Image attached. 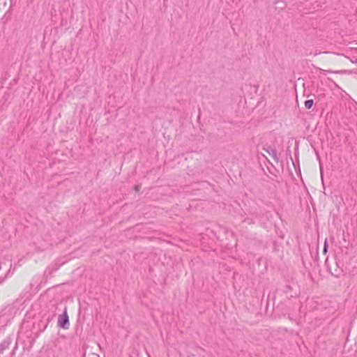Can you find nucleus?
I'll use <instances>...</instances> for the list:
<instances>
[{"label":"nucleus","mask_w":357,"mask_h":357,"mask_svg":"<svg viewBox=\"0 0 357 357\" xmlns=\"http://www.w3.org/2000/svg\"><path fill=\"white\" fill-rule=\"evenodd\" d=\"M325 265L326 266L327 270L331 274L336 278H339L343 273L342 268L340 266L339 262L337 261L335 262L333 267L329 264L328 258L325 261Z\"/></svg>","instance_id":"1"},{"label":"nucleus","mask_w":357,"mask_h":357,"mask_svg":"<svg viewBox=\"0 0 357 357\" xmlns=\"http://www.w3.org/2000/svg\"><path fill=\"white\" fill-rule=\"evenodd\" d=\"M57 326L63 329H68L69 328L70 323L67 307H65L63 314L59 316Z\"/></svg>","instance_id":"2"},{"label":"nucleus","mask_w":357,"mask_h":357,"mask_svg":"<svg viewBox=\"0 0 357 357\" xmlns=\"http://www.w3.org/2000/svg\"><path fill=\"white\" fill-rule=\"evenodd\" d=\"M263 150L265 151L267 153H268L275 162H278L279 158L278 156L277 150L275 146L272 145H266L263 147Z\"/></svg>","instance_id":"3"},{"label":"nucleus","mask_w":357,"mask_h":357,"mask_svg":"<svg viewBox=\"0 0 357 357\" xmlns=\"http://www.w3.org/2000/svg\"><path fill=\"white\" fill-rule=\"evenodd\" d=\"M10 344L11 340L10 337L3 340L0 344V354H3V351L9 347Z\"/></svg>","instance_id":"4"},{"label":"nucleus","mask_w":357,"mask_h":357,"mask_svg":"<svg viewBox=\"0 0 357 357\" xmlns=\"http://www.w3.org/2000/svg\"><path fill=\"white\" fill-rule=\"evenodd\" d=\"M321 70L324 75H326V73L345 74L347 72L346 70L332 71V70H326L321 69Z\"/></svg>","instance_id":"5"},{"label":"nucleus","mask_w":357,"mask_h":357,"mask_svg":"<svg viewBox=\"0 0 357 357\" xmlns=\"http://www.w3.org/2000/svg\"><path fill=\"white\" fill-rule=\"evenodd\" d=\"M243 222L248 223V225L254 224L255 222V217L252 215L251 217L245 218Z\"/></svg>","instance_id":"6"},{"label":"nucleus","mask_w":357,"mask_h":357,"mask_svg":"<svg viewBox=\"0 0 357 357\" xmlns=\"http://www.w3.org/2000/svg\"><path fill=\"white\" fill-rule=\"evenodd\" d=\"M304 103H305V108L307 109H310L313 106L314 100H312V99L311 100H306Z\"/></svg>","instance_id":"7"},{"label":"nucleus","mask_w":357,"mask_h":357,"mask_svg":"<svg viewBox=\"0 0 357 357\" xmlns=\"http://www.w3.org/2000/svg\"><path fill=\"white\" fill-rule=\"evenodd\" d=\"M327 252H328V242H327V239H326L324 241L323 252H324V254H326Z\"/></svg>","instance_id":"8"},{"label":"nucleus","mask_w":357,"mask_h":357,"mask_svg":"<svg viewBox=\"0 0 357 357\" xmlns=\"http://www.w3.org/2000/svg\"><path fill=\"white\" fill-rule=\"evenodd\" d=\"M139 188H140V186H139V185H136V186H135V190H136V191H139Z\"/></svg>","instance_id":"9"},{"label":"nucleus","mask_w":357,"mask_h":357,"mask_svg":"<svg viewBox=\"0 0 357 357\" xmlns=\"http://www.w3.org/2000/svg\"><path fill=\"white\" fill-rule=\"evenodd\" d=\"M267 161H268V158L266 157V155L263 153L261 154Z\"/></svg>","instance_id":"10"},{"label":"nucleus","mask_w":357,"mask_h":357,"mask_svg":"<svg viewBox=\"0 0 357 357\" xmlns=\"http://www.w3.org/2000/svg\"><path fill=\"white\" fill-rule=\"evenodd\" d=\"M188 357H195V355L189 356Z\"/></svg>","instance_id":"11"},{"label":"nucleus","mask_w":357,"mask_h":357,"mask_svg":"<svg viewBox=\"0 0 357 357\" xmlns=\"http://www.w3.org/2000/svg\"><path fill=\"white\" fill-rule=\"evenodd\" d=\"M356 63H357V59H356Z\"/></svg>","instance_id":"12"}]
</instances>
